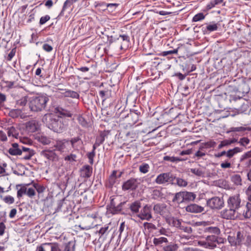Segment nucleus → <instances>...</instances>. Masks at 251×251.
Listing matches in <instances>:
<instances>
[{
    "label": "nucleus",
    "mask_w": 251,
    "mask_h": 251,
    "mask_svg": "<svg viewBox=\"0 0 251 251\" xmlns=\"http://www.w3.org/2000/svg\"><path fill=\"white\" fill-rule=\"evenodd\" d=\"M54 112L56 114H58V116H60L61 118L62 116L71 118L73 116V114L70 111H69L60 106H57L55 108Z\"/></svg>",
    "instance_id": "6ab92c4d"
},
{
    "label": "nucleus",
    "mask_w": 251,
    "mask_h": 251,
    "mask_svg": "<svg viewBox=\"0 0 251 251\" xmlns=\"http://www.w3.org/2000/svg\"><path fill=\"white\" fill-rule=\"evenodd\" d=\"M50 19V17L49 15L42 16L40 19L39 24L40 25H44L46 22L49 21Z\"/></svg>",
    "instance_id": "69168bd1"
},
{
    "label": "nucleus",
    "mask_w": 251,
    "mask_h": 251,
    "mask_svg": "<svg viewBox=\"0 0 251 251\" xmlns=\"http://www.w3.org/2000/svg\"><path fill=\"white\" fill-rule=\"evenodd\" d=\"M205 231L209 233L210 235H214L217 236L221 234L220 228L217 226H209L206 227Z\"/></svg>",
    "instance_id": "f704fd0d"
},
{
    "label": "nucleus",
    "mask_w": 251,
    "mask_h": 251,
    "mask_svg": "<svg viewBox=\"0 0 251 251\" xmlns=\"http://www.w3.org/2000/svg\"><path fill=\"white\" fill-rule=\"evenodd\" d=\"M150 169V166L147 163H142L141 165L139 166V171L143 173L146 174L148 173Z\"/></svg>",
    "instance_id": "603ef678"
},
{
    "label": "nucleus",
    "mask_w": 251,
    "mask_h": 251,
    "mask_svg": "<svg viewBox=\"0 0 251 251\" xmlns=\"http://www.w3.org/2000/svg\"><path fill=\"white\" fill-rule=\"evenodd\" d=\"M203 146H200L199 150L194 154L192 158L196 160L203 159V157L206 155V152L203 151Z\"/></svg>",
    "instance_id": "c756f323"
},
{
    "label": "nucleus",
    "mask_w": 251,
    "mask_h": 251,
    "mask_svg": "<svg viewBox=\"0 0 251 251\" xmlns=\"http://www.w3.org/2000/svg\"><path fill=\"white\" fill-rule=\"evenodd\" d=\"M178 249L177 244L174 243H170L163 248V251H176Z\"/></svg>",
    "instance_id": "4c0bfd02"
},
{
    "label": "nucleus",
    "mask_w": 251,
    "mask_h": 251,
    "mask_svg": "<svg viewBox=\"0 0 251 251\" xmlns=\"http://www.w3.org/2000/svg\"><path fill=\"white\" fill-rule=\"evenodd\" d=\"M246 130L251 131V127H245L243 126H239L231 128V131L233 132H242Z\"/></svg>",
    "instance_id": "4d7b16f0"
},
{
    "label": "nucleus",
    "mask_w": 251,
    "mask_h": 251,
    "mask_svg": "<svg viewBox=\"0 0 251 251\" xmlns=\"http://www.w3.org/2000/svg\"><path fill=\"white\" fill-rule=\"evenodd\" d=\"M139 182L137 178H130L125 181L122 186V190L125 191H134L136 190L138 186Z\"/></svg>",
    "instance_id": "1a4fd4ad"
},
{
    "label": "nucleus",
    "mask_w": 251,
    "mask_h": 251,
    "mask_svg": "<svg viewBox=\"0 0 251 251\" xmlns=\"http://www.w3.org/2000/svg\"><path fill=\"white\" fill-rule=\"evenodd\" d=\"M172 180L171 184L173 185H177L179 187H185L187 185V181L181 178L176 177L173 175Z\"/></svg>",
    "instance_id": "4be33fe9"
},
{
    "label": "nucleus",
    "mask_w": 251,
    "mask_h": 251,
    "mask_svg": "<svg viewBox=\"0 0 251 251\" xmlns=\"http://www.w3.org/2000/svg\"><path fill=\"white\" fill-rule=\"evenodd\" d=\"M117 171L116 170H113L111 174L109 176L107 181L106 183L107 187L111 188L116 182Z\"/></svg>",
    "instance_id": "b1692460"
},
{
    "label": "nucleus",
    "mask_w": 251,
    "mask_h": 251,
    "mask_svg": "<svg viewBox=\"0 0 251 251\" xmlns=\"http://www.w3.org/2000/svg\"><path fill=\"white\" fill-rule=\"evenodd\" d=\"M22 110L19 108L12 109L9 111V116L13 118H18L21 115Z\"/></svg>",
    "instance_id": "49530a36"
},
{
    "label": "nucleus",
    "mask_w": 251,
    "mask_h": 251,
    "mask_svg": "<svg viewBox=\"0 0 251 251\" xmlns=\"http://www.w3.org/2000/svg\"><path fill=\"white\" fill-rule=\"evenodd\" d=\"M244 239L243 234L240 231H238L230 233L227 240L231 247H238L241 246Z\"/></svg>",
    "instance_id": "7ed1b4c3"
},
{
    "label": "nucleus",
    "mask_w": 251,
    "mask_h": 251,
    "mask_svg": "<svg viewBox=\"0 0 251 251\" xmlns=\"http://www.w3.org/2000/svg\"><path fill=\"white\" fill-rule=\"evenodd\" d=\"M32 185L38 194L43 193L46 189V187L43 185H41L38 183L32 182Z\"/></svg>",
    "instance_id": "09e8293b"
},
{
    "label": "nucleus",
    "mask_w": 251,
    "mask_h": 251,
    "mask_svg": "<svg viewBox=\"0 0 251 251\" xmlns=\"http://www.w3.org/2000/svg\"><path fill=\"white\" fill-rule=\"evenodd\" d=\"M93 168L88 165H84L80 169V176L82 177L88 178L92 174Z\"/></svg>",
    "instance_id": "a211bd4d"
},
{
    "label": "nucleus",
    "mask_w": 251,
    "mask_h": 251,
    "mask_svg": "<svg viewBox=\"0 0 251 251\" xmlns=\"http://www.w3.org/2000/svg\"><path fill=\"white\" fill-rule=\"evenodd\" d=\"M77 156L76 154L74 153H71L69 155H67L64 157V160L66 161L70 162H76Z\"/></svg>",
    "instance_id": "13d9d810"
},
{
    "label": "nucleus",
    "mask_w": 251,
    "mask_h": 251,
    "mask_svg": "<svg viewBox=\"0 0 251 251\" xmlns=\"http://www.w3.org/2000/svg\"><path fill=\"white\" fill-rule=\"evenodd\" d=\"M36 194L35 188H29L28 189L26 188V195L30 198H32Z\"/></svg>",
    "instance_id": "e2e57ef3"
},
{
    "label": "nucleus",
    "mask_w": 251,
    "mask_h": 251,
    "mask_svg": "<svg viewBox=\"0 0 251 251\" xmlns=\"http://www.w3.org/2000/svg\"><path fill=\"white\" fill-rule=\"evenodd\" d=\"M245 245L247 247H251V236L250 235L246 237Z\"/></svg>",
    "instance_id": "774afa93"
},
{
    "label": "nucleus",
    "mask_w": 251,
    "mask_h": 251,
    "mask_svg": "<svg viewBox=\"0 0 251 251\" xmlns=\"http://www.w3.org/2000/svg\"><path fill=\"white\" fill-rule=\"evenodd\" d=\"M143 226L145 229H154L156 228L155 226L151 223L145 222L144 223Z\"/></svg>",
    "instance_id": "338daca9"
},
{
    "label": "nucleus",
    "mask_w": 251,
    "mask_h": 251,
    "mask_svg": "<svg viewBox=\"0 0 251 251\" xmlns=\"http://www.w3.org/2000/svg\"><path fill=\"white\" fill-rule=\"evenodd\" d=\"M75 29H77L78 31V36H82L88 32L89 26L87 23L83 22L82 24L78 25Z\"/></svg>",
    "instance_id": "393cba45"
},
{
    "label": "nucleus",
    "mask_w": 251,
    "mask_h": 251,
    "mask_svg": "<svg viewBox=\"0 0 251 251\" xmlns=\"http://www.w3.org/2000/svg\"><path fill=\"white\" fill-rule=\"evenodd\" d=\"M55 151V150H45L40 152V155L44 158L47 159L49 162L57 161L59 159V157Z\"/></svg>",
    "instance_id": "9d476101"
},
{
    "label": "nucleus",
    "mask_w": 251,
    "mask_h": 251,
    "mask_svg": "<svg viewBox=\"0 0 251 251\" xmlns=\"http://www.w3.org/2000/svg\"><path fill=\"white\" fill-rule=\"evenodd\" d=\"M77 0H66L63 4L62 9L60 14L61 15L66 9L70 8L74 3L76 2Z\"/></svg>",
    "instance_id": "a18cd8bd"
},
{
    "label": "nucleus",
    "mask_w": 251,
    "mask_h": 251,
    "mask_svg": "<svg viewBox=\"0 0 251 251\" xmlns=\"http://www.w3.org/2000/svg\"><path fill=\"white\" fill-rule=\"evenodd\" d=\"M38 141L43 145H49L51 142L50 138L45 135H40L37 137Z\"/></svg>",
    "instance_id": "37998d69"
},
{
    "label": "nucleus",
    "mask_w": 251,
    "mask_h": 251,
    "mask_svg": "<svg viewBox=\"0 0 251 251\" xmlns=\"http://www.w3.org/2000/svg\"><path fill=\"white\" fill-rule=\"evenodd\" d=\"M27 96H24L22 97L18 100H17L16 101L15 107L22 109V110H24V107L26 105L27 103Z\"/></svg>",
    "instance_id": "7c9ffc66"
},
{
    "label": "nucleus",
    "mask_w": 251,
    "mask_h": 251,
    "mask_svg": "<svg viewBox=\"0 0 251 251\" xmlns=\"http://www.w3.org/2000/svg\"><path fill=\"white\" fill-rule=\"evenodd\" d=\"M58 90L62 91L61 94L64 97H70L72 99H79L80 95L78 93L75 91H73L67 89H60L58 88Z\"/></svg>",
    "instance_id": "f3484780"
},
{
    "label": "nucleus",
    "mask_w": 251,
    "mask_h": 251,
    "mask_svg": "<svg viewBox=\"0 0 251 251\" xmlns=\"http://www.w3.org/2000/svg\"><path fill=\"white\" fill-rule=\"evenodd\" d=\"M135 133L133 131H127L126 130H122L119 133V137L125 138L126 139L129 138H134L135 136Z\"/></svg>",
    "instance_id": "c85d7f7f"
},
{
    "label": "nucleus",
    "mask_w": 251,
    "mask_h": 251,
    "mask_svg": "<svg viewBox=\"0 0 251 251\" xmlns=\"http://www.w3.org/2000/svg\"><path fill=\"white\" fill-rule=\"evenodd\" d=\"M250 140L248 137L241 138L238 141V143L242 146L246 147V146L250 143Z\"/></svg>",
    "instance_id": "bf43d9fd"
},
{
    "label": "nucleus",
    "mask_w": 251,
    "mask_h": 251,
    "mask_svg": "<svg viewBox=\"0 0 251 251\" xmlns=\"http://www.w3.org/2000/svg\"><path fill=\"white\" fill-rule=\"evenodd\" d=\"M129 209L132 214H138L140 211L139 209L141 208V202L139 200H137L128 205Z\"/></svg>",
    "instance_id": "aec40b11"
},
{
    "label": "nucleus",
    "mask_w": 251,
    "mask_h": 251,
    "mask_svg": "<svg viewBox=\"0 0 251 251\" xmlns=\"http://www.w3.org/2000/svg\"><path fill=\"white\" fill-rule=\"evenodd\" d=\"M231 181L236 185H242V178L240 175H233L231 177Z\"/></svg>",
    "instance_id": "c03bdc74"
},
{
    "label": "nucleus",
    "mask_w": 251,
    "mask_h": 251,
    "mask_svg": "<svg viewBox=\"0 0 251 251\" xmlns=\"http://www.w3.org/2000/svg\"><path fill=\"white\" fill-rule=\"evenodd\" d=\"M96 156V152L90 151L86 154V156L88 158L89 163L92 165L94 164V158Z\"/></svg>",
    "instance_id": "6e6d98bb"
},
{
    "label": "nucleus",
    "mask_w": 251,
    "mask_h": 251,
    "mask_svg": "<svg viewBox=\"0 0 251 251\" xmlns=\"http://www.w3.org/2000/svg\"><path fill=\"white\" fill-rule=\"evenodd\" d=\"M126 202H120L118 204L114 206L106 207L107 213L111 214L112 215L117 214L122 210L123 206L125 204Z\"/></svg>",
    "instance_id": "2eb2a0df"
},
{
    "label": "nucleus",
    "mask_w": 251,
    "mask_h": 251,
    "mask_svg": "<svg viewBox=\"0 0 251 251\" xmlns=\"http://www.w3.org/2000/svg\"><path fill=\"white\" fill-rule=\"evenodd\" d=\"M27 130L30 132H34L38 129V124L36 121H30L26 123Z\"/></svg>",
    "instance_id": "473e14b6"
},
{
    "label": "nucleus",
    "mask_w": 251,
    "mask_h": 251,
    "mask_svg": "<svg viewBox=\"0 0 251 251\" xmlns=\"http://www.w3.org/2000/svg\"><path fill=\"white\" fill-rule=\"evenodd\" d=\"M183 49H185L184 46L182 44H178L177 48L172 50L162 51L160 53V54L163 56L171 55L172 54H178V55H180L178 53L180 50Z\"/></svg>",
    "instance_id": "a878e982"
},
{
    "label": "nucleus",
    "mask_w": 251,
    "mask_h": 251,
    "mask_svg": "<svg viewBox=\"0 0 251 251\" xmlns=\"http://www.w3.org/2000/svg\"><path fill=\"white\" fill-rule=\"evenodd\" d=\"M72 148L75 151H79L83 145V141L80 136H76L69 139Z\"/></svg>",
    "instance_id": "4468645a"
},
{
    "label": "nucleus",
    "mask_w": 251,
    "mask_h": 251,
    "mask_svg": "<svg viewBox=\"0 0 251 251\" xmlns=\"http://www.w3.org/2000/svg\"><path fill=\"white\" fill-rule=\"evenodd\" d=\"M168 242V239L166 237H160L159 238H154L153 243L155 246H159L163 243Z\"/></svg>",
    "instance_id": "de8ad7c7"
},
{
    "label": "nucleus",
    "mask_w": 251,
    "mask_h": 251,
    "mask_svg": "<svg viewBox=\"0 0 251 251\" xmlns=\"http://www.w3.org/2000/svg\"><path fill=\"white\" fill-rule=\"evenodd\" d=\"M173 175L170 172L161 173L157 176L154 182L157 184H171Z\"/></svg>",
    "instance_id": "6e6552de"
},
{
    "label": "nucleus",
    "mask_w": 251,
    "mask_h": 251,
    "mask_svg": "<svg viewBox=\"0 0 251 251\" xmlns=\"http://www.w3.org/2000/svg\"><path fill=\"white\" fill-rule=\"evenodd\" d=\"M173 201H176L178 203H183V191L176 193L173 199Z\"/></svg>",
    "instance_id": "8fccbe9b"
},
{
    "label": "nucleus",
    "mask_w": 251,
    "mask_h": 251,
    "mask_svg": "<svg viewBox=\"0 0 251 251\" xmlns=\"http://www.w3.org/2000/svg\"><path fill=\"white\" fill-rule=\"evenodd\" d=\"M44 245L47 246L49 250L50 251H60L59 245L57 243H46Z\"/></svg>",
    "instance_id": "ea45409f"
},
{
    "label": "nucleus",
    "mask_w": 251,
    "mask_h": 251,
    "mask_svg": "<svg viewBox=\"0 0 251 251\" xmlns=\"http://www.w3.org/2000/svg\"><path fill=\"white\" fill-rule=\"evenodd\" d=\"M206 204L211 209H220L224 205L223 198L214 197L206 201Z\"/></svg>",
    "instance_id": "423d86ee"
},
{
    "label": "nucleus",
    "mask_w": 251,
    "mask_h": 251,
    "mask_svg": "<svg viewBox=\"0 0 251 251\" xmlns=\"http://www.w3.org/2000/svg\"><path fill=\"white\" fill-rule=\"evenodd\" d=\"M218 28V24L212 22L209 24H206V26L203 27L202 30L204 34H207L217 30Z\"/></svg>",
    "instance_id": "412c9836"
},
{
    "label": "nucleus",
    "mask_w": 251,
    "mask_h": 251,
    "mask_svg": "<svg viewBox=\"0 0 251 251\" xmlns=\"http://www.w3.org/2000/svg\"><path fill=\"white\" fill-rule=\"evenodd\" d=\"M117 41L120 43V48L121 50H127L130 45V36L127 33H124L122 31L119 36L117 38Z\"/></svg>",
    "instance_id": "0eeeda50"
},
{
    "label": "nucleus",
    "mask_w": 251,
    "mask_h": 251,
    "mask_svg": "<svg viewBox=\"0 0 251 251\" xmlns=\"http://www.w3.org/2000/svg\"><path fill=\"white\" fill-rule=\"evenodd\" d=\"M42 122L50 130L57 133H61L65 126L62 118L52 113H47L42 118Z\"/></svg>",
    "instance_id": "f257e3e1"
},
{
    "label": "nucleus",
    "mask_w": 251,
    "mask_h": 251,
    "mask_svg": "<svg viewBox=\"0 0 251 251\" xmlns=\"http://www.w3.org/2000/svg\"><path fill=\"white\" fill-rule=\"evenodd\" d=\"M76 119L77 120L79 124L83 127H87L88 123L86 119L81 114L75 115Z\"/></svg>",
    "instance_id": "79ce46f5"
},
{
    "label": "nucleus",
    "mask_w": 251,
    "mask_h": 251,
    "mask_svg": "<svg viewBox=\"0 0 251 251\" xmlns=\"http://www.w3.org/2000/svg\"><path fill=\"white\" fill-rule=\"evenodd\" d=\"M205 15L203 13H199L196 14L192 19V22H197L203 20L205 18Z\"/></svg>",
    "instance_id": "5fc2aeb1"
},
{
    "label": "nucleus",
    "mask_w": 251,
    "mask_h": 251,
    "mask_svg": "<svg viewBox=\"0 0 251 251\" xmlns=\"http://www.w3.org/2000/svg\"><path fill=\"white\" fill-rule=\"evenodd\" d=\"M118 197L115 196H112L110 197V202L106 206V207L114 206L118 204L119 202L118 201Z\"/></svg>",
    "instance_id": "052dcab7"
},
{
    "label": "nucleus",
    "mask_w": 251,
    "mask_h": 251,
    "mask_svg": "<svg viewBox=\"0 0 251 251\" xmlns=\"http://www.w3.org/2000/svg\"><path fill=\"white\" fill-rule=\"evenodd\" d=\"M124 113V112L123 111L121 112V118L123 119L124 118H126L128 122H129V124L130 125L135 124L139 121V118H138V116L136 115V114L134 113H128L126 116H125Z\"/></svg>",
    "instance_id": "dca6fc26"
},
{
    "label": "nucleus",
    "mask_w": 251,
    "mask_h": 251,
    "mask_svg": "<svg viewBox=\"0 0 251 251\" xmlns=\"http://www.w3.org/2000/svg\"><path fill=\"white\" fill-rule=\"evenodd\" d=\"M243 215L246 218H250L251 217V203L249 202L247 203Z\"/></svg>",
    "instance_id": "a19ab883"
},
{
    "label": "nucleus",
    "mask_w": 251,
    "mask_h": 251,
    "mask_svg": "<svg viewBox=\"0 0 251 251\" xmlns=\"http://www.w3.org/2000/svg\"><path fill=\"white\" fill-rule=\"evenodd\" d=\"M228 207L237 210L241 206V199L239 195L230 197L227 200Z\"/></svg>",
    "instance_id": "9b49d317"
},
{
    "label": "nucleus",
    "mask_w": 251,
    "mask_h": 251,
    "mask_svg": "<svg viewBox=\"0 0 251 251\" xmlns=\"http://www.w3.org/2000/svg\"><path fill=\"white\" fill-rule=\"evenodd\" d=\"M217 236L208 235L206 236L205 240L199 241L198 245L205 249L214 250L217 248Z\"/></svg>",
    "instance_id": "20e7f679"
},
{
    "label": "nucleus",
    "mask_w": 251,
    "mask_h": 251,
    "mask_svg": "<svg viewBox=\"0 0 251 251\" xmlns=\"http://www.w3.org/2000/svg\"><path fill=\"white\" fill-rule=\"evenodd\" d=\"M187 212L191 213H201L203 211L204 208L196 204H191L186 207Z\"/></svg>",
    "instance_id": "5701e85b"
},
{
    "label": "nucleus",
    "mask_w": 251,
    "mask_h": 251,
    "mask_svg": "<svg viewBox=\"0 0 251 251\" xmlns=\"http://www.w3.org/2000/svg\"><path fill=\"white\" fill-rule=\"evenodd\" d=\"M109 133L108 130H103L100 131V135L96 137V142L98 143L100 145H101L104 141L105 138H106Z\"/></svg>",
    "instance_id": "2f4dec72"
},
{
    "label": "nucleus",
    "mask_w": 251,
    "mask_h": 251,
    "mask_svg": "<svg viewBox=\"0 0 251 251\" xmlns=\"http://www.w3.org/2000/svg\"><path fill=\"white\" fill-rule=\"evenodd\" d=\"M69 143V139H57L55 141L54 147L55 150L60 152H63L66 149L67 145H68Z\"/></svg>",
    "instance_id": "f8f14e48"
},
{
    "label": "nucleus",
    "mask_w": 251,
    "mask_h": 251,
    "mask_svg": "<svg viewBox=\"0 0 251 251\" xmlns=\"http://www.w3.org/2000/svg\"><path fill=\"white\" fill-rule=\"evenodd\" d=\"M201 146L204 147V149L214 148L216 147L217 143L213 140H210L207 142L203 143Z\"/></svg>",
    "instance_id": "3c124183"
},
{
    "label": "nucleus",
    "mask_w": 251,
    "mask_h": 251,
    "mask_svg": "<svg viewBox=\"0 0 251 251\" xmlns=\"http://www.w3.org/2000/svg\"><path fill=\"white\" fill-rule=\"evenodd\" d=\"M243 150L239 147H235L232 149H230L226 151V156L229 158H232L235 154L238 152H241Z\"/></svg>",
    "instance_id": "e433bc0d"
},
{
    "label": "nucleus",
    "mask_w": 251,
    "mask_h": 251,
    "mask_svg": "<svg viewBox=\"0 0 251 251\" xmlns=\"http://www.w3.org/2000/svg\"><path fill=\"white\" fill-rule=\"evenodd\" d=\"M7 135L9 137L18 138L19 133L17 130L13 126L7 128Z\"/></svg>",
    "instance_id": "58836bf2"
},
{
    "label": "nucleus",
    "mask_w": 251,
    "mask_h": 251,
    "mask_svg": "<svg viewBox=\"0 0 251 251\" xmlns=\"http://www.w3.org/2000/svg\"><path fill=\"white\" fill-rule=\"evenodd\" d=\"M49 98L45 95L33 97L29 102V108L32 111H41L45 109Z\"/></svg>",
    "instance_id": "f03ea898"
},
{
    "label": "nucleus",
    "mask_w": 251,
    "mask_h": 251,
    "mask_svg": "<svg viewBox=\"0 0 251 251\" xmlns=\"http://www.w3.org/2000/svg\"><path fill=\"white\" fill-rule=\"evenodd\" d=\"M16 51V48H14L11 50L9 53L8 54L7 56L6 57V60L7 61H10L12 60L13 57L15 55Z\"/></svg>",
    "instance_id": "680f3d73"
},
{
    "label": "nucleus",
    "mask_w": 251,
    "mask_h": 251,
    "mask_svg": "<svg viewBox=\"0 0 251 251\" xmlns=\"http://www.w3.org/2000/svg\"><path fill=\"white\" fill-rule=\"evenodd\" d=\"M152 206L151 205L146 204L143 207L141 208L137 216L141 220L150 221L153 218L152 215Z\"/></svg>",
    "instance_id": "39448f33"
},
{
    "label": "nucleus",
    "mask_w": 251,
    "mask_h": 251,
    "mask_svg": "<svg viewBox=\"0 0 251 251\" xmlns=\"http://www.w3.org/2000/svg\"><path fill=\"white\" fill-rule=\"evenodd\" d=\"M196 198V195L192 193L187 191H183V199L184 202H187L194 201Z\"/></svg>",
    "instance_id": "72a5a7b5"
},
{
    "label": "nucleus",
    "mask_w": 251,
    "mask_h": 251,
    "mask_svg": "<svg viewBox=\"0 0 251 251\" xmlns=\"http://www.w3.org/2000/svg\"><path fill=\"white\" fill-rule=\"evenodd\" d=\"M8 152L12 155H18L22 154V151L19 148V145L14 143L12 144V147L9 149Z\"/></svg>",
    "instance_id": "cd10ccee"
},
{
    "label": "nucleus",
    "mask_w": 251,
    "mask_h": 251,
    "mask_svg": "<svg viewBox=\"0 0 251 251\" xmlns=\"http://www.w3.org/2000/svg\"><path fill=\"white\" fill-rule=\"evenodd\" d=\"M166 207L165 203H157L153 205L152 208L155 213L162 215L164 214Z\"/></svg>",
    "instance_id": "bb28decb"
},
{
    "label": "nucleus",
    "mask_w": 251,
    "mask_h": 251,
    "mask_svg": "<svg viewBox=\"0 0 251 251\" xmlns=\"http://www.w3.org/2000/svg\"><path fill=\"white\" fill-rule=\"evenodd\" d=\"M16 188L18 189L17 196V198L20 199L24 195L26 194V187L22 184H18L16 185Z\"/></svg>",
    "instance_id": "c9c22d12"
},
{
    "label": "nucleus",
    "mask_w": 251,
    "mask_h": 251,
    "mask_svg": "<svg viewBox=\"0 0 251 251\" xmlns=\"http://www.w3.org/2000/svg\"><path fill=\"white\" fill-rule=\"evenodd\" d=\"M3 201L7 204H11L14 202V198L10 195L6 196L3 198Z\"/></svg>",
    "instance_id": "0e129e2a"
},
{
    "label": "nucleus",
    "mask_w": 251,
    "mask_h": 251,
    "mask_svg": "<svg viewBox=\"0 0 251 251\" xmlns=\"http://www.w3.org/2000/svg\"><path fill=\"white\" fill-rule=\"evenodd\" d=\"M236 210L230 208L229 209H225L221 211V217L227 220H233L237 216L236 215Z\"/></svg>",
    "instance_id": "ddd939ff"
},
{
    "label": "nucleus",
    "mask_w": 251,
    "mask_h": 251,
    "mask_svg": "<svg viewBox=\"0 0 251 251\" xmlns=\"http://www.w3.org/2000/svg\"><path fill=\"white\" fill-rule=\"evenodd\" d=\"M190 172L198 176H204V173L201 169L192 168L190 169Z\"/></svg>",
    "instance_id": "864d4df0"
}]
</instances>
